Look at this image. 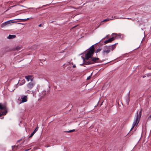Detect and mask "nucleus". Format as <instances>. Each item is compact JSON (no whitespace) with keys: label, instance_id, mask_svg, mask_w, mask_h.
Returning <instances> with one entry per match:
<instances>
[{"label":"nucleus","instance_id":"11","mask_svg":"<svg viewBox=\"0 0 151 151\" xmlns=\"http://www.w3.org/2000/svg\"><path fill=\"white\" fill-rule=\"evenodd\" d=\"M101 41H99V42H98V43H96V44H95V45H92V46H91L89 48V50H91V51H93L94 52H95V48H94V45H96V44H98L101 41Z\"/></svg>","mask_w":151,"mask_h":151},{"label":"nucleus","instance_id":"56","mask_svg":"<svg viewBox=\"0 0 151 151\" xmlns=\"http://www.w3.org/2000/svg\"><path fill=\"white\" fill-rule=\"evenodd\" d=\"M108 35H107L106 36V37H108Z\"/></svg>","mask_w":151,"mask_h":151},{"label":"nucleus","instance_id":"44","mask_svg":"<svg viewBox=\"0 0 151 151\" xmlns=\"http://www.w3.org/2000/svg\"><path fill=\"white\" fill-rule=\"evenodd\" d=\"M42 26V24H40L39 25V27H41Z\"/></svg>","mask_w":151,"mask_h":151},{"label":"nucleus","instance_id":"23","mask_svg":"<svg viewBox=\"0 0 151 151\" xmlns=\"http://www.w3.org/2000/svg\"><path fill=\"white\" fill-rule=\"evenodd\" d=\"M2 112V114L3 115H5L7 112V110L6 109L4 111H2V112Z\"/></svg>","mask_w":151,"mask_h":151},{"label":"nucleus","instance_id":"25","mask_svg":"<svg viewBox=\"0 0 151 151\" xmlns=\"http://www.w3.org/2000/svg\"><path fill=\"white\" fill-rule=\"evenodd\" d=\"M17 6L16 5H14L13 6H11L9 7L8 9L6 11H5V12H6V11H7L8 10H9V9H11L12 8L14 7V6Z\"/></svg>","mask_w":151,"mask_h":151},{"label":"nucleus","instance_id":"4","mask_svg":"<svg viewBox=\"0 0 151 151\" xmlns=\"http://www.w3.org/2000/svg\"><path fill=\"white\" fill-rule=\"evenodd\" d=\"M35 82L34 81H32L28 83L27 85V88L29 89H32L35 85Z\"/></svg>","mask_w":151,"mask_h":151},{"label":"nucleus","instance_id":"22","mask_svg":"<svg viewBox=\"0 0 151 151\" xmlns=\"http://www.w3.org/2000/svg\"><path fill=\"white\" fill-rule=\"evenodd\" d=\"M18 147V145H17V146H16V145H14V146H12V149L13 150H14V151H15V150H17V149H14V147H16L17 148Z\"/></svg>","mask_w":151,"mask_h":151},{"label":"nucleus","instance_id":"42","mask_svg":"<svg viewBox=\"0 0 151 151\" xmlns=\"http://www.w3.org/2000/svg\"><path fill=\"white\" fill-rule=\"evenodd\" d=\"M34 8H29V9H35Z\"/></svg>","mask_w":151,"mask_h":151},{"label":"nucleus","instance_id":"14","mask_svg":"<svg viewBox=\"0 0 151 151\" xmlns=\"http://www.w3.org/2000/svg\"><path fill=\"white\" fill-rule=\"evenodd\" d=\"M6 107L5 106L3 105L1 103L0 104V109L1 110H5L6 109Z\"/></svg>","mask_w":151,"mask_h":151},{"label":"nucleus","instance_id":"1","mask_svg":"<svg viewBox=\"0 0 151 151\" xmlns=\"http://www.w3.org/2000/svg\"><path fill=\"white\" fill-rule=\"evenodd\" d=\"M117 43L109 46H105L104 47V50L102 51L103 55H107L110 52L111 50L113 51L115 48V45L117 44Z\"/></svg>","mask_w":151,"mask_h":151},{"label":"nucleus","instance_id":"39","mask_svg":"<svg viewBox=\"0 0 151 151\" xmlns=\"http://www.w3.org/2000/svg\"><path fill=\"white\" fill-rule=\"evenodd\" d=\"M30 92V91L28 90H27V92H26V93H29V92Z\"/></svg>","mask_w":151,"mask_h":151},{"label":"nucleus","instance_id":"21","mask_svg":"<svg viewBox=\"0 0 151 151\" xmlns=\"http://www.w3.org/2000/svg\"><path fill=\"white\" fill-rule=\"evenodd\" d=\"M111 42V40L109 38V39L108 40H105L104 42V44H107V43H109V42Z\"/></svg>","mask_w":151,"mask_h":151},{"label":"nucleus","instance_id":"41","mask_svg":"<svg viewBox=\"0 0 151 151\" xmlns=\"http://www.w3.org/2000/svg\"><path fill=\"white\" fill-rule=\"evenodd\" d=\"M76 66L75 65H73V68H76Z\"/></svg>","mask_w":151,"mask_h":151},{"label":"nucleus","instance_id":"8","mask_svg":"<svg viewBox=\"0 0 151 151\" xmlns=\"http://www.w3.org/2000/svg\"><path fill=\"white\" fill-rule=\"evenodd\" d=\"M32 77V76L31 75L26 76L25 77V78L28 81H31V82L33 81V78Z\"/></svg>","mask_w":151,"mask_h":151},{"label":"nucleus","instance_id":"18","mask_svg":"<svg viewBox=\"0 0 151 151\" xmlns=\"http://www.w3.org/2000/svg\"><path fill=\"white\" fill-rule=\"evenodd\" d=\"M50 92V90H47V91H46L45 90V91H44L42 92V97L43 96H45V95H46V92H47V93H49Z\"/></svg>","mask_w":151,"mask_h":151},{"label":"nucleus","instance_id":"20","mask_svg":"<svg viewBox=\"0 0 151 151\" xmlns=\"http://www.w3.org/2000/svg\"><path fill=\"white\" fill-rule=\"evenodd\" d=\"M6 52H7V51H6L5 49L3 48L1 49V54L2 55H3Z\"/></svg>","mask_w":151,"mask_h":151},{"label":"nucleus","instance_id":"2","mask_svg":"<svg viewBox=\"0 0 151 151\" xmlns=\"http://www.w3.org/2000/svg\"><path fill=\"white\" fill-rule=\"evenodd\" d=\"M102 62V61L99 60V59L98 58L92 57L88 60L87 64L90 65L96 63H101Z\"/></svg>","mask_w":151,"mask_h":151},{"label":"nucleus","instance_id":"35","mask_svg":"<svg viewBox=\"0 0 151 151\" xmlns=\"http://www.w3.org/2000/svg\"><path fill=\"white\" fill-rule=\"evenodd\" d=\"M151 76V73H148L147 74V76L148 77Z\"/></svg>","mask_w":151,"mask_h":151},{"label":"nucleus","instance_id":"51","mask_svg":"<svg viewBox=\"0 0 151 151\" xmlns=\"http://www.w3.org/2000/svg\"><path fill=\"white\" fill-rule=\"evenodd\" d=\"M53 21H52V22H51V23H52V22H53Z\"/></svg>","mask_w":151,"mask_h":151},{"label":"nucleus","instance_id":"10","mask_svg":"<svg viewBox=\"0 0 151 151\" xmlns=\"http://www.w3.org/2000/svg\"><path fill=\"white\" fill-rule=\"evenodd\" d=\"M130 91H129L128 93L127 94V97L126 98V102L127 104L128 105L129 104V102L130 100V97L129 96L130 94Z\"/></svg>","mask_w":151,"mask_h":151},{"label":"nucleus","instance_id":"46","mask_svg":"<svg viewBox=\"0 0 151 151\" xmlns=\"http://www.w3.org/2000/svg\"><path fill=\"white\" fill-rule=\"evenodd\" d=\"M146 77V76H143V78H144L145 77Z\"/></svg>","mask_w":151,"mask_h":151},{"label":"nucleus","instance_id":"31","mask_svg":"<svg viewBox=\"0 0 151 151\" xmlns=\"http://www.w3.org/2000/svg\"><path fill=\"white\" fill-rule=\"evenodd\" d=\"M110 38L111 40V41L112 42V41L116 39V37H112Z\"/></svg>","mask_w":151,"mask_h":151},{"label":"nucleus","instance_id":"28","mask_svg":"<svg viewBox=\"0 0 151 151\" xmlns=\"http://www.w3.org/2000/svg\"><path fill=\"white\" fill-rule=\"evenodd\" d=\"M137 125L136 124H135L134 123H133L132 124V127L131 129L130 130V131H131L132 129H133L134 128V127L135 126H137Z\"/></svg>","mask_w":151,"mask_h":151},{"label":"nucleus","instance_id":"53","mask_svg":"<svg viewBox=\"0 0 151 151\" xmlns=\"http://www.w3.org/2000/svg\"><path fill=\"white\" fill-rule=\"evenodd\" d=\"M100 44H101V45H102L103 44H101V43H100Z\"/></svg>","mask_w":151,"mask_h":151},{"label":"nucleus","instance_id":"9","mask_svg":"<svg viewBox=\"0 0 151 151\" xmlns=\"http://www.w3.org/2000/svg\"><path fill=\"white\" fill-rule=\"evenodd\" d=\"M25 82V81L24 79H23L21 81L19 80L18 83L17 84V85H22L24 84Z\"/></svg>","mask_w":151,"mask_h":151},{"label":"nucleus","instance_id":"45","mask_svg":"<svg viewBox=\"0 0 151 151\" xmlns=\"http://www.w3.org/2000/svg\"><path fill=\"white\" fill-rule=\"evenodd\" d=\"M127 19H130V20H132V19L131 18H127Z\"/></svg>","mask_w":151,"mask_h":151},{"label":"nucleus","instance_id":"15","mask_svg":"<svg viewBox=\"0 0 151 151\" xmlns=\"http://www.w3.org/2000/svg\"><path fill=\"white\" fill-rule=\"evenodd\" d=\"M16 37V36L15 35H9V36L7 37V38L9 39H11L15 38Z\"/></svg>","mask_w":151,"mask_h":151},{"label":"nucleus","instance_id":"40","mask_svg":"<svg viewBox=\"0 0 151 151\" xmlns=\"http://www.w3.org/2000/svg\"><path fill=\"white\" fill-rule=\"evenodd\" d=\"M22 139L18 140L17 141V142H20V141H21L22 140Z\"/></svg>","mask_w":151,"mask_h":151},{"label":"nucleus","instance_id":"16","mask_svg":"<svg viewBox=\"0 0 151 151\" xmlns=\"http://www.w3.org/2000/svg\"><path fill=\"white\" fill-rule=\"evenodd\" d=\"M113 17L112 16L111 17V18H106V19L104 20L103 21H102L101 22V23H102L103 22H106L108 21L109 20H112V19H113Z\"/></svg>","mask_w":151,"mask_h":151},{"label":"nucleus","instance_id":"5","mask_svg":"<svg viewBox=\"0 0 151 151\" xmlns=\"http://www.w3.org/2000/svg\"><path fill=\"white\" fill-rule=\"evenodd\" d=\"M21 101L20 103H24L27 101V96L23 95L21 96Z\"/></svg>","mask_w":151,"mask_h":151},{"label":"nucleus","instance_id":"36","mask_svg":"<svg viewBox=\"0 0 151 151\" xmlns=\"http://www.w3.org/2000/svg\"><path fill=\"white\" fill-rule=\"evenodd\" d=\"M19 5V6H22V7H25V8H27V7H26L24 6H23V5H20V4H17V5Z\"/></svg>","mask_w":151,"mask_h":151},{"label":"nucleus","instance_id":"24","mask_svg":"<svg viewBox=\"0 0 151 151\" xmlns=\"http://www.w3.org/2000/svg\"><path fill=\"white\" fill-rule=\"evenodd\" d=\"M75 131V129H72L71 130H70L68 131H64V132H68V133H70V132H74Z\"/></svg>","mask_w":151,"mask_h":151},{"label":"nucleus","instance_id":"34","mask_svg":"<svg viewBox=\"0 0 151 151\" xmlns=\"http://www.w3.org/2000/svg\"><path fill=\"white\" fill-rule=\"evenodd\" d=\"M92 75V73L91 74V75L90 76H89L87 78V80H88L90 79L91 78V76Z\"/></svg>","mask_w":151,"mask_h":151},{"label":"nucleus","instance_id":"37","mask_svg":"<svg viewBox=\"0 0 151 151\" xmlns=\"http://www.w3.org/2000/svg\"><path fill=\"white\" fill-rule=\"evenodd\" d=\"M32 18H33L32 17H30V18H27V19H26V21H27V20L29 19H32Z\"/></svg>","mask_w":151,"mask_h":151},{"label":"nucleus","instance_id":"13","mask_svg":"<svg viewBox=\"0 0 151 151\" xmlns=\"http://www.w3.org/2000/svg\"><path fill=\"white\" fill-rule=\"evenodd\" d=\"M22 48V46H18L17 47H14V50H17L19 51Z\"/></svg>","mask_w":151,"mask_h":151},{"label":"nucleus","instance_id":"47","mask_svg":"<svg viewBox=\"0 0 151 151\" xmlns=\"http://www.w3.org/2000/svg\"><path fill=\"white\" fill-rule=\"evenodd\" d=\"M18 24H23L22 23H18Z\"/></svg>","mask_w":151,"mask_h":151},{"label":"nucleus","instance_id":"26","mask_svg":"<svg viewBox=\"0 0 151 151\" xmlns=\"http://www.w3.org/2000/svg\"><path fill=\"white\" fill-rule=\"evenodd\" d=\"M38 129V127H37L35 129V130L32 132L35 134V132L37 131Z\"/></svg>","mask_w":151,"mask_h":151},{"label":"nucleus","instance_id":"49","mask_svg":"<svg viewBox=\"0 0 151 151\" xmlns=\"http://www.w3.org/2000/svg\"><path fill=\"white\" fill-rule=\"evenodd\" d=\"M76 26H77V25H76V26H75L74 27H73V28H75V27H76Z\"/></svg>","mask_w":151,"mask_h":151},{"label":"nucleus","instance_id":"19","mask_svg":"<svg viewBox=\"0 0 151 151\" xmlns=\"http://www.w3.org/2000/svg\"><path fill=\"white\" fill-rule=\"evenodd\" d=\"M112 35H115V37H119V38H120L121 34L120 33L119 34H116V33H114L112 34Z\"/></svg>","mask_w":151,"mask_h":151},{"label":"nucleus","instance_id":"6","mask_svg":"<svg viewBox=\"0 0 151 151\" xmlns=\"http://www.w3.org/2000/svg\"><path fill=\"white\" fill-rule=\"evenodd\" d=\"M140 119L138 118L137 116H135L134 121L133 123L134 124V123L135 124L137 125L138 124L139 122Z\"/></svg>","mask_w":151,"mask_h":151},{"label":"nucleus","instance_id":"54","mask_svg":"<svg viewBox=\"0 0 151 151\" xmlns=\"http://www.w3.org/2000/svg\"><path fill=\"white\" fill-rule=\"evenodd\" d=\"M139 47H140V46H139V47H138L137 48H139Z\"/></svg>","mask_w":151,"mask_h":151},{"label":"nucleus","instance_id":"43","mask_svg":"<svg viewBox=\"0 0 151 151\" xmlns=\"http://www.w3.org/2000/svg\"><path fill=\"white\" fill-rule=\"evenodd\" d=\"M2 115H3L2 114V113H0V117H1Z\"/></svg>","mask_w":151,"mask_h":151},{"label":"nucleus","instance_id":"17","mask_svg":"<svg viewBox=\"0 0 151 151\" xmlns=\"http://www.w3.org/2000/svg\"><path fill=\"white\" fill-rule=\"evenodd\" d=\"M81 58L82 59H83V62H84V63H85V64H87L88 62V60H86V59L85 56V57H84L83 56H81Z\"/></svg>","mask_w":151,"mask_h":151},{"label":"nucleus","instance_id":"48","mask_svg":"<svg viewBox=\"0 0 151 151\" xmlns=\"http://www.w3.org/2000/svg\"><path fill=\"white\" fill-rule=\"evenodd\" d=\"M37 91L38 92L39 91V90L38 89V86L37 87Z\"/></svg>","mask_w":151,"mask_h":151},{"label":"nucleus","instance_id":"57","mask_svg":"<svg viewBox=\"0 0 151 151\" xmlns=\"http://www.w3.org/2000/svg\"><path fill=\"white\" fill-rule=\"evenodd\" d=\"M106 64V63H105V64Z\"/></svg>","mask_w":151,"mask_h":151},{"label":"nucleus","instance_id":"52","mask_svg":"<svg viewBox=\"0 0 151 151\" xmlns=\"http://www.w3.org/2000/svg\"><path fill=\"white\" fill-rule=\"evenodd\" d=\"M14 149H17L16 147H14Z\"/></svg>","mask_w":151,"mask_h":151},{"label":"nucleus","instance_id":"38","mask_svg":"<svg viewBox=\"0 0 151 151\" xmlns=\"http://www.w3.org/2000/svg\"><path fill=\"white\" fill-rule=\"evenodd\" d=\"M150 118H151V115H150L149 116V117H148V119H148V120H149V119H150Z\"/></svg>","mask_w":151,"mask_h":151},{"label":"nucleus","instance_id":"32","mask_svg":"<svg viewBox=\"0 0 151 151\" xmlns=\"http://www.w3.org/2000/svg\"><path fill=\"white\" fill-rule=\"evenodd\" d=\"M88 65V64H87V63L85 64V63H84V62H83V63L82 64H80L81 65H83V66H85V65Z\"/></svg>","mask_w":151,"mask_h":151},{"label":"nucleus","instance_id":"55","mask_svg":"<svg viewBox=\"0 0 151 151\" xmlns=\"http://www.w3.org/2000/svg\"><path fill=\"white\" fill-rule=\"evenodd\" d=\"M39 9V8H37V9Z\"/></svg>","mask_w":151,"mask_h":151},{"label":"nucleus","instance_id":"27","mask_svg":"<svg viewBox=\"0 0 151 151\" xmlns=\"http://www.w3.org/2000/svg\"><path fill=\"white\" fill-rule=\"evenodd\" d=\"M9 23L10 24L11 23H16L17 22V21H14V20H9Z\"/></svg>","mask_w":151,"mask_h":151},{"label":"nucleus","instance_id":"33","mask_svg":"<svg viewBox=\"0 0 151 151\" xmlns=\"http://www.w3.org/2000/svg\"><path fill=\"white\" fill-rule=\"evenodd\" d=\"M34 133H33V132H32L31 134L28 137V138H29L32 137L34 135Z\"/></svg>","mask_w":151,"mask_h":151},{"label":"nucleus","instance_id":"50","mask_svg":"<svg viewBox=\"0 0 151 151\" xmlns=\"http://www.w3.org/2000/svg\"><path fill=\"white\" fill-rule=\"evenodd\" d=\"M105 39V38H103L102 39V40H104V39Z\"/></svg>","mask_w":151,"mask_h":151},{"label":"nucleus","instance_id":"29","mask_svg":"<svg viewBox=\"0 0 151 151\" xmlns=\"http://www.w3.org/2000/svg\"><path fill=\"white\" fill-rule=\"evenodd\" d=\"M15 20H21L22 22H25V21H26V19H15ZM14 20H15V19Z\"/></svg>","mask_w":151,"mask_h":151},{"label":"nucleus","instance_id":"3","mask_svg":"<svg viewBox=\"0 0 151 151\" xmlns=\"http://www.w3.org/2000/svg\"><path fill=\"white\" fill-rule=\"evenodd\" d=\"M94 52L89 50L87 52L86 54L85 55V57L86 60H88L89 59L93 57Z\"/></svg>","mask_w":151,"mask_h":151},{"label":"nucleus","instance_id":"30","mask_svg":"<svg viewBox=\"0 0 151 151\" xmlns=\"http://www.w3.org/2000/svg\"><path fill=\"white\" fill-rule=\"evenodd\" d=\"M101 49H102V48H98V49H97V50L95 52L96 53H97L98 52L100 51L101 50Z\"/></svg>","mask_w":151,"mask_h":151},{"label":"nucleus","instance_id":"7","mask_svg":"<svg viewBox=\"0 0 151 151\" xmlns=\"http://www.w3.org/2000/svg\"><path fill=\"white\" fill-rule=\"evenodd\" d=\"M142 109H141L140 110L139 113H138V111H137L136 113V115L135 116H137L138 118L140 119L141 117V115H142Z\"/></svg>","mask_w":151,"mask_h":151},{"label":"nucleus","instance_id":"12","mask_svg":"<svg viewBox=\"0 0 151 151\" xmlns=\"http://www.w3.org/2000/svg\"><path fill=\"white\" fill-rule=\"evenodd\" d=\"M9 23V21H6L3 23H2L1 25V27H3L6 26L7 25L10 24Z\"/></svg>","mask_w":151,"mask_h":151}]
</instances>
